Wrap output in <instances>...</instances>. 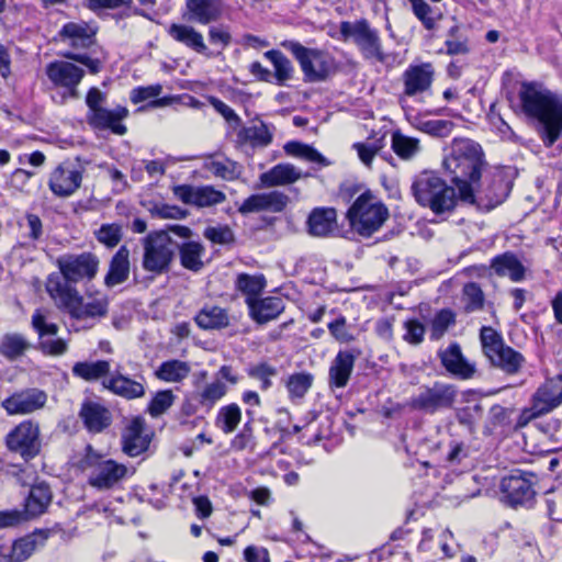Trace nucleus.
<instances>
[{
    "label": "nucleus",
    "instance_id": "a19ab883",
    "mask_svg": "<svg viewBox=\"0 0 562 562\" xmlns=\"http://www.w3.org/2000/svg\"><path fill=\"white\" fill-rule=\"evenodd\" d=\"M72 374L87 382H94L106 376L111 372V364L108 360L79 361L72 367Z\"/></svg>",
    "mask_w": 562,
    "mask_h": 562
},
{
    "label": "nucleus",
    "instance_id": "bb28decb",
    "mask_svg": "<svg viewBox=\"0 0 562 562\" xmlns=\"http://www.w3.org/2000/svg\"><path fill=\"white\" fill-rule=\"evenodd\" d=\"M79 417L88 431L100 434L112 423L111 412L100 403L86 401L82 403Z\"/></svg>",
    "mask_w": 562,
    "mask_h": 562
},
{
    "label": "nucleus",
    "instance_id": "6e6552de",
    "mask_svg": "<svg viewBox=\"0 0 562 562\" xmlns=\"http://www.w3.org/2000/svg\"><path fill=\"white\" fill-rule=\"evenodd\" d=\"M484 355L491 364L508 375L519 373L526 363L525 357L504 342L503 337L492 327L484 326L480 333Z\"/></svg>",
    "mask_w": 562,
    "mask_h": 562
},
{
    "label": "nucleus",
    "instance_id": "7ed1b4c3",
    "mask_svg": "<svg viewBox=\"0 0 562 562\" xmlns=\"http://www.w3.org/2000/svg\"><path fill=\"white\" fill-rule=\"evenodd\" d=\"M78 468L87 472L88 484L98 491H109L117 487L135 472L113 459H106L91 445H87L82 457L78 461Z\"/></svg>",
    "mask_w": 562,
    "mask_h": 562
},
{
    "label": "nucleus",
    "instance_id": "2eb2a0df",
    "mask_svg": "<svg viewBox=\"0 0 562 562\" xmlns=\"http://www.w3.org/2000/svg\"><path fill=\"white\" fill-rule=\"evenodd\" d=\"M10 451L20 453L24 459H32L40 453V426L33 420H24L12 429L5 438Z\"/></svg>",
    "mask_w": 562,
    "mask_h": 562
},
{
    "label": "nucleus",
    "instance_id": "39448f33",
    "mask_svg": "<svg viewBox=\"0 0 562 562\" xmlns=\"http://www.w3.org/2000/svg\"><path fill=\"white\" fill-rule=\"evenodd\" d=\"M415 201L436 215L451 213L458 203L456 189L434 172H422L411 187Z\"/></svg>",
    "mask_w": 562,
    "mask_h": 562
},
{
    "label": "nucleus",
    "instance_id": "774afa93",
    "mask_svg": "<svg viewBox=\"0 0 562 562\" xmlns=\"http://www.w3.org/2000/svg\"><path fill=\"white\" fill-rule=\"evenodd\" d=\"M352 147L357 150L360 160L366 166H370L374 156L383 147V145L381 139H378L372 143H355Z\"/></svg>",
    "mask_w": 562,
    "mask_h": 562
},
{
    "label": "nucleus",
    "instance_id": "f8f14e48",
    "mask_svg": "<svg viewBox=\"0 0 562 562\" xmlns=\"http://www.w3.org/2000/svg\"><path fill=\"white\" fill-rule=\"evenodd\" d=\"M61 280L67 284L77 283L83 280H92L99 270L100 259L97 255L85 251L78 255L67 254L57 258Z\"/></svg>",
    "mask_w": 562,
    "mask_h": 562
},
{
    "label": "nucleus",
    "instance_id": "c9c22d12",
    "mask_svg": "<svg viewBox=\"0 0 562 562\" xmlns=\"http://www.w3.org/2000/svg\"><path fill=\"white\" fill-rule=\"evenodd\" d=\"M195 324L204 330H221L229 326V315L221 306L206 304L194 316Z\"/></svg>",
    "mask_w": 562,
    "mask_h": 562
},
{
    "label": "nucleus",
    "instance_id": "ea45409f",
    "mask_svg": "<svg viewBox=\"0 0 562 562\" xmlns=\"http://www.w3.org/2000/svg\"><path fill=\"white\" fill-rule=\"evenodd\" d=\"M181 266L190 271L198 272L204 267L202 257L205 252L204 246L199 241H184L178 244Z\"/></svg>",
    "mask_w": 562,
    "mask_h": 562
},
{
    "label": "nucleus",
    "instance_id": "393cba45",
    "mask_svg": "<svg viewBox=\"0 0 562 562\" xmlns=\"http://www.w3.org/2000/svg\"><path fill=\"white\" fill-rule=\"evenodd\" d=\"M47 539L44 531L33 532L15 540L8 549L1 548L0 559L5 562H23L27 560L34 551L43 547Z\"/></svg>",
    "mask_w": 562,
    "mask_h": 562
},
{
    "label": "nucleus",
    "instance_id": "37998d69",
    "mask_svg": "<svg viewBox=\"0 0 562 562\" xmlns=\"http://www.w3.org/2000/svg\"><path fill=\"white\" fill-rule=\"evenodd\" d=\"M169 35L177 42H180L198 53L205 54L207 50L201 33L195 31L192 26L171 24L169 27Z\"/></svg>",
    "mask_w": 562,
    "mask_h": 562
},
{
    "label": "nucleus",
    "instance_id": "c756f323",
    "mask_svg": "<svg viewBox=\"0 0 562 562\" xmlns=\"http://www.w3.org/2000/svg\"><path fill=\"white\" fill-rule=\"evenodd\" d=\"M246 303L251 318L258 324H266L277 318L284 311L283 300L276 296L247 297Z\"/></svg>",
    "mask_w": 562,
    "mask_h": 562
},
{
    "label": "nucleus",
    "instance_id": "423d86ee",
    "mask_svg": "<svg viewBox=\"0 0 562 562\" xmlns=\"http://www.w3.org/2000/svg\"><path fill=\"white\" fill-rule=\"evenodd\" d=\"M143 258L142 268L153 277L167 273L175 259L178 243L168 232L156 231L142 239Z\"/></svg>",
    "mask_w": 562,
    "mask_h": 562
},
{
    "label": "nucleus",
    "instance_id": "72a5a7b5",
    "mask_svg": "<svg viewBox=\"0 0 562 562\" xmlns=\"http://www.w3.org/2000/svg\"><path fill=\"white\" fill-rule=\"evenodd\" d=\"M149 441L144 435V423L133 419L122 434V450L130 457H137L148 448Z\"/></svg>",
    "mask_w": 562,
    "mask_h": 562
},
{
    "label": "nucleus",
    "instance_id": "9d476101",
    "mask_svg": "<svg viewBox=\"0 0 562 562\" xmlns=\"http://www.w3.org/2000/svg\"><path fill=\"white\" fill-rule=\"evenodd\" d=\"M562 404V374L547 379L533 393L530 406L522 409L518 425L526 426L532 419L552 412Z\"/></svg>",
    "mask_w": 562,
    "mask_h": 562
},
{
    "label": "nucleus",
    "instance_id": "5701e85b",
    "mask_svg": "<svg viewBox=\"0 0 562 562\" xmlns=\"http://www.w3.org/2000/svg\"><path fill=\"white\" fill-rule=\"evenodd\" d=\"M438 358L445 370L460 380H470L476 373V367L462 353L458 342H451L447 348L438 350Z\"/></svg>",
    "mask_w": 562,
    "mask_h": 562
},
{
    "label": "nucleus",
    "instance_id": "8fccbe9b",
    "mask_svg": "<svg viewBox=\"0 0 562 562\" xmlns=\"http://www.w3.org/2000/svg\"><path fill=\"white\" fill-rule=\"evenodd\" d=\"M414 15L422 22L423 26L432 31L436 29L441 14L432 9L425 0H408Z\"/></svg>",
    "mask_w": 562,
    "mask_h": 562
},
{
    "label": "nucleus",
    "instance_id": "680f3d73",
    "mask_svg": "<svg viewBox=\"0 0 562 562\" xmlns=\"http://www.w3.org/2000/svg\"><path fill=\"white\" fill-rule=\"evenodd\" d=\"M37 349L45 356L60 357L68 351V341L63 338L46 337L38 340Z\"/></svg>",
    "mask_w": 562,
    "mask_h": 562
},
{
    "label": "nucleus",
    "instance_id": "58836bf2",
    "mask_svg": "<svg viewBox=\"0 0 562 562\" xmlns=\"http://www.w3.org/2000/svg\"><path fill=\"white\" fill-rule=\"evenodd\" d=\"M491 267L497 276H508L510 280L515 282L521 281L525 278V267L519 259L510 252L495 257Z\"/></svg>",
    "mask_w": 562,
    "mask_h": 562
},
{
    "label": "nucleus",
    "instance_id": "49530a36",
    "mask_svg": "<svg viewBox=\"0 0 562 562\" xmlns=\"http://www.w3.org/2000/svg\"><path fill=\"white\" fill-rule=\"evenodd\" d=\"M240 420V407L235 403H231L220 408L215 424L224 434H232L237 429Z\"/></svg>",
    "mask_w": 562,
    "mask_h": 562
},
{
    "label": "nucleus",
    "instance_id": "13d9d810",
    "mask_svg": "<svg viewBox=\"0 0 562 562\" xmlns=\"http://www.w3.org/2000/svg\"><path fill=\"white\" fill-rule=\"evenodd\" d=\"M463 299L465 301L467 312H474L483 307L484 294L480 285L475 282H470L464 285Z\"/></svg>",
    "mask_w": 562,
    "mask_h": 562
},
{
    "label": "nucleus",
    "instance_id": "6ab92c4d",
    "mask_svg": "<svg viewBox=\"0 0 562 562\" xmlns=\"http://www.w3.org/2000/svg\"><path fill=\"white\" fill-rule=\"evenodd\" d=\"M171 191L175 198L182 203L196 207H210L226 200L225 193L212 186L177 184L171 188Z\"/></svg>",
    "mask_w": 562,
    "mask_h": 562
},
{
    "label": "nucleus",
    "instance_id": "f257e3e1",
    "mask_svg": "<svg viewBox=\"0 0 562 562\" xmlns=\"http://www.w3.org/2000/svg\"><path fill=\"white\" fill-rule=\"evenodd\" d=\"M442 166L457 186L459 199L474 204L475 191L480 186L482 170L486 166L482 147L469 138L453 139Z\"/></svg>",
    "mask_w": 562,
    "mask_h": 562
},
{
    "label": "nucleus",
    "instance_id": "4468645a",
    "mask_svg": "<svg viewBox=\"0 0 562 562\" xmlns=\"http://www.w3.org/2000/svg\"><path fill=\"white\" fill-rule=\"evenodd\" d=\"M535 474L522 470H513L501 482V490L506 503L513 507L527 505L532 502Z\"/></svg>",
    "mask_w": 562,
    "mask_h": 562
},
{
    "label": "nucleus",
    "instance_id": "864d4df0",
    "mask_svg": "<svg viewBox=\"0 0 562 562\" xmlns=\"http://www.w3.org/2000/svg\"><path fill=\"white\" fill-rule=\"evenodd\" d=\"M205 168L215 177L227 181L237 179L241 173V167L231 159L211 160L205 164Z\"/></svg>",
    "mask_w": 562,
    "mask_h": 562
},
{
    "label": "nucleus",
    "instance_id": "c03bdc74",
    "mask_svg": "<svg viewBox=\"0 0 562 562\" xmlns=\"http://www.w3.org/2000/svg\"><path fill=\"white\" fill-rule=\"evenodd\" d=\"M188 362L181 360H168L156 370V376L165 382L177 383L183 381L190 373Z\"/></svg>",
    "mask_w": 562,
    "mask_h": 562
},
{
    "label": "nucleus",
    "instance_id": "e433bc0d",
    "mask_svg": "<svg viewBox=\"0 0 562 562\" xmlns=\"http://www.w3.org/2000/svg\"><path fill=\"white\" fill-rule=\"evenodd\" d=\"M53 494L48 484L41 482L33 485L25 499L24 510L27 520L44 514L52 503Z\"/></svg>",
    "mask_w": 562,
    "mask_h": 562
},
{
    "label": "nucleus",
    "instance_id": "1a4fd4ad",
    "mask_svg": "<svg viewBox=\"0 0 562 562\" xmlns=\"http://www.w3.org/2000/svg\"><path fill=\"white\" fill-rule=\"evenodd\" d=\"M281 45L296 58L305 81H324L334 69L333 57L321 49L307 48L294 41H284Z\"/></svg>",
    "mask_w": 562,
    "mask_h": 562
},
{
    "label": "nucleus",
    "instance_id": "c85d7f7f",
    "mask_svg": "<svg viewBox=\"0 0 562 562\" xmlns=\"http://www.w3.org/2000/svg\"><path fill=\"white\" fill-rule=\"evenodd\" d=\"M97 26L86 22H68L60 32L61 41L74 48H88L95 42Z\"/></svg>",
    "mask_w": 562,
    "mask_h": 562
},
{
    "label": "nucleus",
    "instance_id": "052dcab7",
    "mask_svg": "<svg viewBox=\"0 0 562 562\" xmlns=\"http://www.w3.org/2000/svg\"><path fill=\"white\" fill-rule=\"evenodd\" d=\"M175 394L171 390H164L156 393L149 403L148 412L153 417L164 414L175 402Z\"/></svg>",
    "mask_w": 562,
    "mask_h": 562
},
{
    "label": "nucleus",
    "instance_id": "20e7f679",
    "mask_svg": "<svg viewBox=\"0 0 562 562\" xmlns=\"http://www.w3.org/2000/svg\"><path fill=\"white\" fill-rule=\"evenodd\" d=\"M46 291L58 307L65 308L75 319L103 317L108 314L109 302L105 297L94 299L83 304V299L78 290L57 273L47 278Z\"/></svg>",
    "mask_w": 562,
    "mask_h": 562
},
{
    "label": "nucleus",
    "instance_id": "412c9836",
    "mask_svg": "<svg viewBox=\"0 0 562 562\" xmlns=\"http://www.w3.org/2000/svg\"><path fill=\"white\" fill-rule=\"evenodd\" d=\"M82 172L70 162L58 165L50 173L48 187L58 198L72 195L81 186Z\"/></svg>",
    "mask_w": 562,
    "mask_h": 562
},
{
    "label": "nucleus",
    "instance_id": "9b49d317",
    "mask_svg": "<svg viewBox=\"0 0 562 562\" xmlns=\"http://www.w3.org/2000/svg\"><path fill=\"white\" fill-rule=\"evenodd\" d=\"M339 32L345 41L352 40L367 59L384 61L385 55L376 30L371 29L364 19L355 22L344 21L339 25Z\"/></svg>",
    "mask_w": 562,
    "mask_h": 562
},
{
    "label": "nucleus",
    "instance_id": "7c9ffc66",
    "mask_svg": "<svg viewBox=\"0 0 562 562\" xmlns=\"http://www.w3.org/2000/svg\"><path fill=\"white\" fill-rule=\"evenodd\" d=\"M131 252L126 245H122L112 256L109 270L104 277V284L114 288L126 282L131 273Z\"/></svg>",
    "mask_w": 562,
    "mask_h": 562
},
{
    "label": "nucleus",
    "instance_id": "0eeeda50",
    "mask_svg": "<svg viewBox=\"0 0 562 562\" xmlns=\"http://www.w3.org/2000/svg\"><path fill=\"white\" fill-rule=\"evenodd\" d=\"M351 228L363 237H370L389 217L387 207L372 194H360L347 212Z\"/></svg>",
    "mask_w": 562,
    "mask_h": 562
},
{
    "label": "nucleus",
    "instance_id": "4d7b16f0",
    "mask_svg": "<svg viewBox=\"0 0 562 562\" xmlns=\"http://www.w3.org/2000/svg\"><path fill=\"white\" fill-rule=\"evenodd\" d=\"M417 127L431 136L447 137L451 134L454 123L449 120H428L419 122Z\"/></svg>",
    "mask_w": 562,
    "mask_h": 562
},
{
    "label": "nucleus",
    "instance_id": "e2e57ef3",
    "mask_svg": "<svg viewBox=\"0 0 562 562\" xmlns=\"http://www.w3.org/2000/svg\"><path fill=\"white\" fill-rule=\"evenodd\" d=\"M313 376L310 373H296L289 378L288 390L292 396L303 397L312 386Z\"/></svg>",
    "mask_w": 562,
    "mask_h": 562
},
{
    "label": "nucleus",
    "instance_id": "f704fd0d",
    "mask_svg": "<svg viewBox=\"0 0 562 562\" xmlns=\"http://www.w3.org/2000/svg\"><path fill=\"white\" fill-rule=\"evenodd\" d=\"M308 233L312 236L325 237L337 226V212L334 207H316L307 218Z\"/></svg>",
    "mask_w": 562,
    "mask_h": 562
},
{
    "label": "nucleus",
    "instance_id": "cd10ccee",
    "mask_svg": "<svg viewBox=\"0 0 562 562\" xmlns=\"http://www.w3.org/2000/svg\"><path fill=\"white\" fill-rule=\"evenodd\" d=\"M311 176L308 172L303 173L300 169L291 164H278L268 171L259 176V181L263 188H273L289 186L301 178Z\"/></svg>",
    "mask_w": 562,
    "mask_h": 562
},
{
    "label": "nucleus",
    "instance_id": "338daca9",
    "mask_svg": "<svg viewBox=\"0 0 562 562\" xmlns=\"http://www.w3.org/2000/svg\"><path fill=\"white\" fill-rule=\"evenodd\" d=\"M203 236L214 244L226 245L234 241V233L228 226H210Z\"/></svg>",
    "mask_w": 562,
    "mask_h": 562
},
{
    "label": "nucleus",
    "instance_id": "3c124183",
    "mask_svg": "<svg viewBox=\"0 0 562 562\" xmlns=\"http://www.w3.org/2000/svg\"><path fill=\"white\" fill-rule=\"evenodd\" d=\"M456 324V314L450 308H442L437 312L430 323L429 338L431 340L441 339L449 327Z\"/></svg>",
    "mask_w": 562,
    "mask_h": 562
},
{
    "label": "nucleus",
    "instance_id": "4c0bfd02",
    "mask_svg": "<svg viewBox=\"0 0 562 562\" xmlns=\"http://www.w3.org/2000/svg\"><path fill=\"white\" fill-rule=\"evenodd\" d=\"M237 137L241 143L249 144L254 148H265L272 143L273 133L265 122L258 121L243 127Z\"/></svg>",
    "mask_w": 562,
    "mask_h": 562
},
{
    "label": "nucleus",
    "instance_id": "69168bd1",
    "mask_svg": "<svg viewBox=\"0 0 562 562\" xmlns=\"http://www.w3.org/2000/svg\"><path fill=\"white\" fill-rule=\"evenodd\" d=\"M458 26L451 27L445 42L447 54L449 55H464L469 52L468 40L463 36H458Z\"/></svg>",
    "mask_w": 562,
    "mask_h": 562
},
{
    "label": "nucleus",
    "instance_id": "0e129e2a",
    "mask_svg": "<svg viewBox=\"0 0 562 562\" xmlns=\"http://www.w3.org/2000/svg\"><path fill=\"white\" fill-rule=\"evenodd\" d=\"M133 0H85L83 4L90 11L101 15L106 10H116L122 7L130 8Z\"/></svg>",
    "mask_w": 562,
    "mask_h": 562
},
{
    "label": "nucleus",
    "instance_id": "aec40b11",
    "mask_svg": "<svg viewBox=\"0 0 562 562\" xmlns=\"http://www.w3.org/2000/svg\"><path fill=\"white\" fill-rule=\"evenodd\" d=\"M289 203L290 198L288 194L273 190L249 195L238 206V212L243 215L260 212L281 213Z\"/></svg>",
    "mask_w": 562,
    "mask_h": 562
},
{
    "label": "nucleus",
    "instance_id": "2f4dec72",
    "mask_svg": "<svg viewBox=\"0 0 562 562\" xmlns=\"http://www.w3.org/2000/svg\"><path fill=\"white\" fill-rule=\"evenodd\" d=\"M358 355L350 350H340L336 355L328 373L330 387L341 389L348 384Z\"/></svg>",
    "mask_w": 562,
    "mask_h": 562
},
{
    "label": "nucleus",
    "instance_id": "5fc2aeb1",
    "mask_svg": "<svg viewBox=\"0 0 562 562\" xmlns=\"http://www.w3.org/2000/svg\"><path fill=\"white\" fill-rule=\"evenodd\" d=\"M266 285L263 276H250L240 273L236 280V288L248 295V297H256L261 293Z\"/></svg>",
    "mask_w": 562,
    "mask_h": 562
},
{
    "label": "nucleus",
    "instance_id": "dca6fc26",
    "mask_svg": "<svg viewBox=\"0 0 562 562\" xmlns=\"http://www.w3.org/2000/svg\"><path fill=\"white\" fill-rule=\"evenodd\" d=\"M45 72L49 81L64 88L70 98L79 97L77 88L85 76L82 68L68 60H54L46 66Z\"/></svg>",
    "mask_w": 562,
    "mask_h": 562
},
{
    "label": "nucleus",
    "instance_id": "473e14b6",
    "mask_svg": "<svg viewBox=\"0 0 562 562\" xmlns=\"http://www.w3.org/2000/svg\"><path fill=\"white\" fill-rule=\"evenodd\" d=\"M188 20L209 24L222 15L223 0H187Z\"/></svg>",
    "mask_w": 562,
    "mask_h": 562
},
{
    "label": "nucleus",
    "instance_id": "ddd939ff",
    "mask_svg": "<svg viewBox=\"0 0 562 562\" xmlns=\"http://www.w3.org/2000/svg\"><path fill=\"white\" fill-rule=\"evenodd\" d=\"M457 396L456 385L435 382L431 386H422L419 393L412 398L411 405L415 409L435 414L438 411L451 408Z\"/></svg>",
    "mask_w": 562,
    "mask_h": 562
},
{
    "label": "nucleus",
    "instance_id": "a878e982",
    "mask_svg": "<svg viewBox=\"0 0 562 562\" xmlns=\"http://www.w3.org/2000/svg\"><path fill=\"white\" fill-rule=\"evenodd\" d=\"M137 378L138 380L130 379L116 369L110 378L102 381V385L104 389L123 398H140L145 395V379L143 375H138Z\"/></svg>",
    "mask_w": 562,
    "mask_h": 562
},
{
    "label": "nucleus",
    "instance_id": "a211bd4d",
    "mask_svg": "<svg viewBox=\"0 0 562 562\" xmlns=\"http://www.w3.org/2000/svg\"><path fill=\"white\" fill-rule=\"evenodd\" d=\"M48 395L45 391L31 387L13 393L1 403L8 415H30L45 407Z\"/></svg>",
    "mask_w": 562,
    "mask_h": 562
},
{
    "label": "nucleus",
    "instance_id": "79ce46f5",
    "mask_svg": "<svg viewBox=\"0 0 562 562\" xmlns=\"http://www.w3.org/2000/svg\"><path fill=\"white\" fill-rule=\"evenodd\" d=\"M31 348V342L19 333L3 335L0 340V355L8 361H15Z\"/></svg>",
    "mask_w": 562,
    "mask_h": 562
},
{
    "label": "nucleus",
    "instance_id": "f3484780",
    "mask_svg": "<svg viewBox=\"0 0 562 562\" xmlns=\"http://www.w3.org/2000/svg\"><path fill=\"white\" fill-rule=\"evenodd\" d=\"M435 77L431 64L411 65L402 75L403 93L400 103L403 105L406 98L420 97L428 93Z\"/></svg>",
    "mask_w": 562,
    "mask_h": 562
},
{
    "label": "nucleus",
    "instance_id": "6e6d98bb",
    "mask_svg": "<svg viewBox=\"0 0 562 562\" xmlns=\"http://www.w3.org/2000/svg\"><path fill=\"white\" fill-rule=\"evenodd\" d=\"M31 325L37 333L38 340L46 337H55L59 331V326L55 323L48 322L47 317L40 310H36L32 315Z\"/></svg>",
    "mask_w": 562,
    "mask_h": 562
},
{
    "label": "nucleus",
    "instance_id": "603ef678",
    "mask_svg": "<svg viewBox=\"0 0 562 562\" xmlns=\"http://www.w3.org/2000/svg\"><path fill=\"white\" fill-rule=\"evenodd\" d=\"M95 239L109 249L115 248L123 238V226L119 223L102 224L94 232Z\"/></svg>",
    "mask_w": 562,
    "mask_h": 562
},
{
    "label": "nucleus",
    "instance_id": "b1692460",
    "mask_svg": "<svg viewBox=\"0 0 562 562\" xmlns=\"http://www.w3.org/2000/svg\"><path fill=\"white\" fill-rule=\"evenodd\" d=\"M127 116L128 110L125 106L117 105L112 110L101 108L94 113H87V122L95 130H110L122 136L127 132L126 126L122 123Z\"/></svg>",
    "mask_w": 562,
    "mask_h": 562
},
{
    "label": "nucleus",
    "instance_id": "bf43d9fd",
    "mask_svg": "<svg viewBox=\"0 0 562 562\" xmlns=\"http://www.w3.org/2000/svg\"><path fill=\"white\" fill-rule=\"evenodd\" d=\"M250 378L260 382L261 390L266 391L271 386V378L277 375V369L267 362H261L247 370Z\"/></svg>",
    "mask_w": 562,
    "mask_h": 562
},
{
    "label": "nucleus",
    "instance_id": "4be33fe9",
    "mask_svg": "<svg viewBox=\"0 0 562 562\" xmlns=\"http://www.w3.org/2000/svg\"><path fill=\"white\" fill-rule=\"evenodd\" d=\"M206 376V371H201L194 376V391L191 393L190 397L200 408L209 412L227 394L228 389L220 379L201 384Z\"/></svg>",
    "mask_w": 562,
    "mask_h": 562
},
{
    "label": "nucleus",
    "instance_id": "f03ea898",
    "mask_svg": "<svg viewBox=\"0 0 562 562\" xmlns=\"http://www.w3.org/2000/svg\"><path fill=\"white\" fill-rule=\"evenodd\" d=\"M518 97L522 112L538 122L544 146H553L562 135V97L538 82H522Z\"/></svg>",
    "mask_w": 562,
    "mask_h": 562
},
{
    "label": "nucleus",
    "instance_id": "09e8293b",
    "mask_svg": "<svg viewBox=\"0 0 562 562\" xmlns=\"http://www.w3.org/2000/svg\"><path fill=\"white\" fill-rule=\"evenodd\" d=\"M419 140L395 131L392 134V149L402 159H411L419 151Z\"/></svg>",
    "mask_w": 562,
    "mask_h": 562
},
{
    "label": "nucleus",
    "instance_id": "a18cd8bd",
    "mask_svg": "<svg viewBox=\"0 0 562 562\" xmlns=\"http://www.w3.org/2000/svg\"><path fill=\"white\" fill-rule=\"evenodd\" d=\"M283 148L286 155L300 157L321 167L330 165V161L325 156L310 145L292 140L288 142Z\"/></svg>",
    "mask_w": 562,
    "mask_h": 562
},
{
    "label": "nucleus",
    "instance_id": "de8ad7c7",
    "mask_svg": "<svg viewBox=\"0 0 562 562\" xmlns=\"http://www.w3.org/2000/svg\"><path fill=\"white\" fill-rule=\"evenodd\" d=\"M274 67V77L279 86H283L292 78L293 67L289 58L280 50L271 49L265 53Z\"/></svg>",
    "mask_w": 562,
    "mask_h": 562
}]
</instances>
